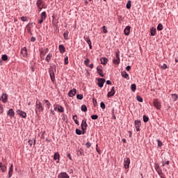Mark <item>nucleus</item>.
<instances>
[{
    "label": "nucleus",
    "mask_w": 178,
    "mask_h": 178,
    "mask_svg": "<svg viewBox=\"0 0 178 178\" xmlns=\"http://www.w3.org/2000/svg\"><path fill=\"white\" fill-rule=\"evenodd\" d=\"M41 112H44V106H42V104L41 102H36L35 104V113H41Z\"/></svg>",
    "instance_id": "1"
},
{
    "label": "nucleus",
    "mask_w": 178,
    "mask_h": 178,
    "mask_svg": "<svg viewBox=\"0 0 178 178\" xmlns=\"http://www.w3.org/2000/svg\"><path fill=\"white\" fill-rule=\"evenodd\" d=\"M88 125L87 124V120H83L81 124V127L82 129V134H86V130H87V127Z\"/></svg>",
    "instance_id": "2"
},
{
    "label": "nucleus",
    "mask_w": 178,
    "mask_h": 178,
    "mask_svg": "<svg viewBox=\"0 0 178 178\" xmlns=\"http://www.w3.org/2000/svg\"><path fill=\"white\" fill-rule=\"evenodd\" d=\"M97 85L99 87H100V88H102L104 87V84L105 83V79H102V78H99L97 79Z\"/></svg>",
    "instance_id": "3"
},
{
    "label": "nucleus",
    "mask_w": 178,
    "mask_h": 178,
    "mask_svg": "<svg viewBox=\"0 0 178 178\" xmlns=\"http://www.w3.org/2000/svg\"><path fill=\"white\" fill-rule=\"evenodd\" d=\"M27 48L26 47H24L22 50H21V58L22 59H24V58H27Z\"/></svg>",
    "instance_id": "4"
},
{
    "label": "nucleus",
    "mask_w": 178,
    "mask_h": 178,
    "mask_svg": "<svg viewBox=\"0 0 178 178\" xmlns=\"http://www.w3.org/2000/svg\"><path fill=\"white\" fill-rule=\"evenodd\" d=\"M0 101H2L3 104H6V102H8V95L6 93H3L0 97Z\"/></svg>",
    "instance_id": "5"
},
{
    "label": "nucleus",
    "mask_w": 178,
    "mask_h": 178,
    "mask_svg": "<svg viewBox=\"0 0 178 178\" xmlns=\"http://www.w3.org/2000/svg\"><path fill=\"white\" fill-rule=\"evenodd\" d=\"M124 166L125 169H129V168H130V159L125 158L124 159Z\"/></svg>",
    "instance_id": "6"
},
{
    "label": "nucleus",
    "mask_w": 178,
    "mask_h": 178,
    "mask_svg": "<svg viewBox=\"0 0 178 178\" xmlns=\"http://www.w3.org/2000/svg\"><path fill=\"white\" fill-rule=\"evenodd\" d=\"M36 5H37L38 9H39V12H41L42 8H44V5L42 4V0H38Z\"/></svg>",
    "instance_id": "7"
},
{
    "label": "nucleus",
    "mask_w": 178,
    "mask_h": 178,
    "mask_svg": "<svg viewBox=\"0 0 178 178\" xmlns=\"http://www.w3.org/2000/svg\"><path fill=\"white\" fill-rule=\"evenodd\" d=\"M17 115H19L21 118H23L24 119H26L27 118V113L26 112L22 111V110H18L17 111Z\"/></svg>",
    "instance_id": "8"
},
{
    "label": "nucleus",
    "mask_w": 178,
    "mask_h": 178,
    "mask_svg": "<svg viewBox=\"0 0 178 178\" xmlns=\"http://www.w3.org/2000/svg\"><path fill=\"white\" fill-rule=\"evenodd\" d=\"M115 94H116V91H115V86H113L111 88V90L108 92L107 97L111 98V97H113V95H115Z\"/></svg>",
    "instance_id": "9"
},
{
    "label": "nucleus",
    "mask_w": 178,
    "mask_h": 178,
    "mask_svg": "<svg viewBox=\"0 0 178 178\" xmlns=\"http://www.w3.org/2000/svg\"><path fill=\"white\" fill-rule=\"evenodd\" d=\"M154 106L156 108V109H161V102L158 101V99H154L153 102Z\"/></svg>",
    "instance_id": "10"
},
{
    "label": "nucleus",
    "mask_w": 178,
    "mask_h": 178,
    "mask_svg": "<svg viewBox=\"0 0 178 178\" xmlns=\"http://www.w3.org/2000/svg\"><path fill=\"white\" fill-rule=\"evenodd\" d=\"M135 127L136 131H140V127L141 126V120H135Z\"/></svg>",
    "instance_id": "11"
},
{
    "label": "nucleus",
    "mask_w": 178,
    "mask_h": 178,
    "mask_svg": "<svg viewBox=\"0 0 178 178\" xmlns=\"http://www.w3.org/2000/svg\"><path fill=\"white\" fill-rule=\"evenodd\" d=\"M58 178H70V177H69V175H67V173L63 172L58 174Z\"/></svg>",
    "instance_id": "12"
},
{
    "label": "nucleus",
    "mask_w": 178,
    "mask_h": 178,
    "mask_svg": "<svg viewBox=\"0 0 178 178\" xmlns=\"http://www.w3.org/2000/svg\"><path fill=\"white\" fill-rule=\"evenodd\" d=\"M77 92V90H76V88H73L72 90H70L68 95L69 97H74V95H76Z\"/></svg>",
    "instance_id": "13"
},
{
    "label": "nucleus",
    "mask_w": 178,
    "mask_h": 178,
    "mask_svg": "<svg viewBox=\"0 0 178 178\" xmlns=\"http://www.w3.org/2000/svg\"><path fill=\"white\" fill-rule=\"evenodd\" d=\"M131 29V27L130 26H126V28L124 30V34L125 35H130V29Z\"/></svg>",
    "instance_id": "14"
},
{
    "label": "nucleus",
    "mask_w": 178,
    "mask_h": 178,
    "mask_svg": "<svg viewBox=\"0 0 178 178\" xmlns=\"http://www.w3.org/2000/svg\"><path fill=\"white\" fill-rule=\"evenodd\" d=\"M7 115H8V116H10L11 118H15V111H13V109L10 108V109L7 112Z\"/></svg>",
    "instance_id": "15"
},
{
    "label": "nucleus",
    "mask_w": 178,
    "mask_h": 178,
    "mask_svg": "<svg viewBox=\"0 0 178 178\" xmlns=\"http://www.w3.org/2000/svg\"><path fill=\"white\" fill-rule=\"evenodd\" d=\"M12 175H13V164L10 165L9 171H8V177L11 178L12 177Z\"/></svg>",
    "instance_id": "16"
},
{
    "label": "nucleus",
    "mask_w": 178,
    "mask_h": 178,
    "mask_svg": "<svg viewBox=\"0 0 178 178\" xmlns=\"http://www.w3.org/2000/svg\"><path fill=\"white\" fill-rule=\"evenodd\" d=\"M0 169L3 173H5V172L7 170L6 166L2 163H0Z\"/></svg>",
    "instance_id": "17"
},
{
    "label": "nucleus",
    "mask_w": 178,
    "mask_h": 178,
    "mask_svg": "<svg viewBox=\"0 0 178 178\" xmlns=\"http://www.w3.org/2000/svg\"><path fill=\"white\" fill-rule=\"evenodd\" d=\"M97 72L98 73V74H99V76H101V77H104V72L101 69V66H99L97 67Z\"/></svg>",
    "instance_id": "18"
},
{
    "label": "nucleus",
    "mask_w": 178,
    "mask_h": 178,
    "mask_svg": "<svg viewBox=\"0 0 178 178\" xmlns=\"http://www.w3.org/2000/svg\"><path fill=\"white\" fill-rule=\"evenodd\" d=\"M85 41L88 44L90 49H92V45L91 44V40L90 38H84Z\"/></svg>",
    "instance_id": "19"
},
{
    "label": "nucleus",
    "mask_w": 178,
    "mask_h": 178,
    "mask_svg": "<svg viewBox=\"0 0 178 178\" xmlns=\"http://www.w3.org/2000/svg\"><path fill=\"white\" fill-rule=\"evenodd\" d=\"M57 111L60 113H63V112H65V108H63L62 106L57 104Z\"/></svg>",
    "instance_id": "20"
},
{
    "label": "nucleus",
    "mask_w": 178,
    "mask_h": 178,
    "mask_svg": "<svg viewBox=\"0 0 178 178\" xmlns=\"http://www.w3.org/2000/svg\"><path fill=\"white\" fill-rule=\"evenodd\" d=\"M121 75L124 77V79H127V80H129L130 79L129 77V74H127L126 71L122 72Z\"/></svg>",
    "instance_id": "21"
},
{
    "label": "nucleus",
    "mask_w": 178,
    "mask_h": 178,
    "mask_svg": "<svg viewBox=\"0 0 178 178\" xmlns=\"http://www.w3.org/2000/svg\"><path fill=\"white\" fill-rule=\"evenodd\" d=\"M49 75H50L51 81L54 82V81L55 80V74L54 73L53 70L49 71Z\"/></svg>",
    "instance_id": "22"
},
{
    "label": "nucleus",
    "mask_w": 178,
    "mask_h": 178,
    "mask_svg": "<svg viewBox=\"0 0 178 178\" xmlns=\"http://www.w3.org/2000/svg\"><path fill=\"white\" fill-rule=\"evenodd\" d=\"M58 49H59L60 54H63L65 52V51H66L65 49V46H63V44L59 45Z\"/></svg>",
    "instance_id": "23"
},
{
    "label": "nucleus",
    "mask_w": 178,
    "mask_h": 178,
    "mask_svg": "<svg viewBox=\"0 0 178 178\" xmlns=\"http://www.w3.org/2000/svg\"><path fill=\"white\" fill-rule=\"evenodd\" d=\"M100 60L102 65H106V63H108V58H102Z\"/></svg>",
    "instance_id": "24"
},
{
    "label": "nucleus",
    "mask_w": 178,
    "mask_h": 178,
    "mask_svg": "<svg viewBox=\"0 0 178 178\" xmlns=\"http://www.w3.org/2000/svg\"><path fill=\"white\" fill-rule=\"evenodd\" d=\"M150 33H151V35L154 37V35H155L156 34V29L152 28L150 29Z\"/></svg>",
    "instance_id": "25"
},
{
    "label": "nucleus",
    "mask_w": 178,
    "mask_h": 178,
    "mask_svg": "<svg viewBox=\"0 0 178 178\" xmlns=\"http://www.w3.org/2000/svg\"><path fill=\"white\" fill-rule=\"evenodd\" d=\"M44 104H46V106L47 108V109H49L51 108V102H49V101L44 99Z\"/></svg>",
    "instance_id": "26"
},
{
    "label": "nucleus",
    "mask_w": 178,
    "mask_h": 178,
    "mask_svg": "<svg viewBox=\"0 0 178 178\" xmlns=\"http://www.w3.org/2000/svg\"><path fill=\"white\" fill-rule=\"evenodd\" d=\"M51 58H52V54H49L47 56L45 60H47V62L48 63H49V62H51Z\"/></svg>",
    "instance_id": "27"
},
{
    "label": "nucleus",
    "mask_w": 178,
    "mask_h": 178,
    "mask_svg": "<svg viewBox=\"0 0 178 178\" xmlns=\"http://www.w3.org/2000/svg\"><path fill=\"white\" fill-rule=\"evenodd\" d=\"M113 63H114V65H119V63H120V58H115L113 60Z\"/></svg>",
    "instance_id": "28"
},
{
    "label": "nucleus",
    "mask_w": 178,
    "mask_h": 178,
    "mask_svg": "<svg viewBox=\"0 0 178 178\" xmlns=\"http://www.w3.org/2000/svg\"><path fill=\"white\" fill-rule=\"evenodd\" d=\"M131 91H133L134 92H136V90H137V86H136V83L131 85Z\"/></svg>",
    "instance_id": "29"
},
{
    "label": "nucleus",
    "mask_w": 178,
    "mask_h": 178,
    "mask_svg": "<svg viewBox=\"0 0 178 178\" xmlns=\"http://www.w3.org/2000/svg\"><path fill=\"white\" fill-rule=\"evenodd\" d=\"M178 96L176 94L172 95V99L174 102H176L177 101Z\"/></svg>",
    "instance_id": "30"
},
{
    "label": "nucleus",
    "mask_w": 178,
    "mask_h": 178,
    "mask_svg": "<svg viewBox=\"0 0 178 178\" xmlns=\"http://www.w3.org/2000/svg\"><path fill=\"white\" fill-rule=\"evenodd\" d=\"M73 120L75 122L76 124L79 126V120H77V115H75L72 117Z\"/></svg>",
    "instance_id": "31"
},
{
    "label": "nucleus",
    "mask_w": 178,
    "mask_h": 178,
    "mask_svg": "<svg viewBox=\"0 0 178 178\" xmlns=\"http://www.w3.org/2000/svg\"><path fill=\"white\" fill-rule=\"evenodd\" d=\"M40 17L41 19H44L45 20V19H47V13L42 12L40 15Z\"/></svg>",
    "instance_id": "32"
},
{
    "label": "nucleus",
    "mask_w": 178,
    "mask_h": 178,
    "mask_svg": "<svg viewBox=\"0 0 178 178\" xmlns=\"http://www.w3.org/2000/svg\"><path fill=\"white\" fill-rule=\"evenodd\" d=\"M59 157H60L59 153L56 152L54 154V161H57V159L59 161Z\"/></svg>",
    "instance_id": "33"
},
{
    "label": "nucleus",
    "mask_w": 178,
    "mask_h": 178,
    "mask_svg": "<svg viewBox=\"0 0 178 178\" xmlns=\"http://www.w3.org/2000/svg\"><path fill=\"white\" fill-rule=\"evenodd\" d=\"M157 30L159 31H162V30H163V25H162V24H159L157 26Z\"/></svg>",
    "instance_id": "34"
},
{
    "label": "nucleus",
    "mask_w": 178,
    "mask_h": 178,
    "mask_svg": "<svg viewBox=\"0 0 178 178\" xmlns=\"http://www.w3.org/2000/svg\"><path fill=\"white\" fill-rule=\"evenodd\" d=\"M81 111L82 112H87V106L86 105H82L81 106Z\"/></svg>",
    "instance_id": "35"
},
{
    "label": "nucleus",
    "mask_w": 178,
    "mask_h": 178,
    "mask_svg": "<svg viewBox=\"0 0 178 178\" xmlns=\"http://www.w3.org/2000/svg\"><path fill=\"white\" fill-rule=\"evenodd\" d=\"M63 37L65 40H67V37H69V32L67 31L63 33Z\"/></svg>",
    "instance_id": "36"
},
{
    "label": "nucleus",
    "mask_w": 178,
    "mask_h": 178,
    "mask_svg": "<svg viewBox=\"0 0 178 178\" xmlns=\"http://www.w3.org/2000/svg\"><path fill=\"white\" fill-rule=\"evenodd\" d=\"M131 8V1H128L127 3V9H130Z\"/></svg>",
    "instance_id": "37"
},
{
    "label": "nucleus",
    "mask_w": 178,
    "mask_h": 178,
    "mask_svg": "<svg viewBox=\"0 0 178 178\" xmlns=\"http://www.w3.org/2000/svg\"><path fill=\"white\" fill-rule=\"evenodd\" d=\"M136 99L137 101H138V102H143V97H141V96H136Z\"/></svg>",
    "instance_id": "38"
},
{
    "label": "nucleus",
    "mask_w": 178,
    "mask_h": 178,
    "mask_svg": "<svg viewBox=\"0 0 178 178\" xmlns=\"http://www.w3.org/2000/svg\"><path fill=\"white\" fill-rule=\"evenodd\" d=\"M148 120H149V118H148L147 117V115H143V122H145V123H147V122H148Z\"/></svg>",
    "instance_id": "39"
},
{
    "label": "nucleus",
    "mask_w": 178,
    "mask_h": 178,
    "mask_svg": "<svg viewBox=\"0 0 178 178\" xmlns=\"http://www.w3.org/2000/svg\"><path fill=\"white\" fill-rule=\"evenodd\" d=\"M65 65H69V57L66 56L64 60Z\"/></svg>",
    "instance_id": "40"
},
{
    "label": "nucleus",
    "mask_w": 178,
    "mask_h": 178,
    "mask_svg": "<svg viewBox=\"0 0 178 178\" xmlns=\"http://www.w3.org/2000/svg\"><path fill=\"white\" fill-rule=\"evenodd\" d=\"M102 29H103V33L104 34H106V33H108V29H106V26H104L103 27H102Z\"/></svg>",
    "instance_id": "41"
},
{
    "label": "nucleus",
    "mask_w": 178,
    "mask_h": 178,
    "mask_svg": "<svg viewBox=\"0 0 178 178\" xmlns=\"http://www.w3.org/2000/svg\"><path fill=\"white\" fill-rule=\"evenodd\" d=\"M91 119H92V120H97V119H98V115H91Z\"/></svg>",
    "instance_id": "42"
},
{
    "label": "nucleus",
    "mask_w": 178,
    "mask_h": 178,
    "mask_svg": "<svg viewBox=\"0 0 178 178\" xmlns=\"http://www.w3.org/2000/svg\"><path fill=\"white\" fill-rule=\"evenodd\" d=\"M0 113H3V106H2V104L0 103Z\"/></svg>",
    "instance_id": "43"
},
{
    "label": "nucleus",
    "mask_w": 178,
    "mask_h": 178,
    "mask_svg": "<svg viewBox=\"0 0 178 178\" xmlns=\"http://www.w3.org/2000/svg\"><path fill=\"white\" fill-rule=\"evenodd\" d=\"M76 134H78V136H81V131L79 129H76Z\"/></svg>",
    "instance_id": "44"
},
{
    "label": "nucleus",
    "mask_w": 178,
    "mask_h": 178,
    "mask_svg": "<svg viewBox=\"0 0 178 178\" xmlns=\"http://www.w3.org/2000/svg\"><path fill=\"white\" fill-rule=\"evenodd\" d=\"M84 63H85L86 66H88V63H90V60L88 58L84 60Z\"/></svg>",
    "instance_id": "45"
},
{
    "label": "nucleus",
    "mask_w": 178,
    "mask_h": 178,
    "mask_svg": "<svg viewBox=\"0 0 178 178\" xmlns=\"http://www.w3.org/2000/svg\"><path fill=\"white\" fill-rule=\"evenodd\" d=\"M1 58L3 60H6L8 59V56L6 54H3Z\"/></svg>",
    "instance_id": "46"
},
{
    "label": "nucleus",
    "mask_w": 178,
    "mask_h": 178,
    "mask_svg": "<svg viewBox=\"0 0 178 178\" xmlns=\"http://www.w3.org/2000/svg\"><path fill=\"white\" fill-rule=\"evenodd\" d=\"M100 106L102 108V109H105V103H104L103 102H102L100 103Z\"/></svg>",
    "instance_id": "47"
},
{
    "label": "nucleus",
    "mask_w": 178,
    "mask_h": 178,
    "mask_svg": "<svg viewBox=\"0 0 178 178\" xmlns=\"http://www.w3.org/2000/svg\"><path fill=\"white\" fill-rule=\"evenodd\" d=\"M83 95H77L76 98L77 99H83Z\"/></svg>",
    "instance_id": "48"
},
{
    "label": "nucleus",
    "mask_w": 178,
    "mask_h": 178,
    "mask_svg": "<svg viewBox=\"0 0 178 178\" xmlns=\"http://www.w3.org/2000/svg\"><path fill=\"white\" fill-rule=\"evenodd\" d=\"M21 20L22 22H27V17H24V16L22 17Z\"/></svg>",
    "instance_id": "49"
},
{
    "label": "nucleus",
    "mask_w": 178,
    "mask_h": 178,
    "mask_svg": "<svg viewBox=\"0 0 178 178\" xmlns=\"http://www.w3.org/2000/svg\"><path fill=\"white\" fill-rule=\"evenodd\" d=\"M158 147H162V142L159 140H157Z\"/></svg>",
    "instance_id": "50"
},
{
    "label": "nucleus",
    "mask_w": 178,
    "mask_h": 178,
    "mask_svg": "<svg viewBox=\"0 0 178 178\" xmlns=\"http://www.w3.org/2000/svg\"><path fill=\"white\" fill-rule=\"evenodd\" d=\"M86 147L87 148H90V147H91L90 143V142H87V143H86Z\"/></svg>",
    "instance_id": "51"
},
{
    "label": "nucleus",
    "mask_w": 178,
    "mask_h": 178,
    "mask_svg": "<svg viewBox=\"0 0 178 178\" xmlns=\"http://www.w3.org/2000/svg\"><path fill=\"white\" fill-rule=\"evenodd\" d=\"M131 70V66L130 65L127 66L126 67L127 72H130Z\"/></svg>",
    "instance_id": "52"
},
{
    "label": "nucleus",
    "mask_w": 178,
    "mask_h": 178,
    "mask_svg": "<svg viewBox=\"0 0 178 178\" xmlns=\"http://www.w3.org/2000/svg\"><path fill=\"white\" fill-rule=\"evenodd\" d=\"M115 55L117 58H120V53L119 51H117L115 53Z\"/></svg>",
    "instance_id": "53"
},
{
    "label": "nucleus",
    "mask_w": 178,
    "mask_h": 178,
    "mask_svg": "<svg viewBox=\"0 0 178 178\" xmlns=\"http://www.w3.org/2000/svg\"><path fill=\"white\" fill-rule=\"evenodd\" d=\"M44 19L41 18L39 21H38V24H42V23L44 22Z\"/></svg>",
    "instance_id": "54"
},
{
    "label": "nucleus",
    "mask_w": 178,
    "mask_h": 178,
    "mask_svg": "<svg viewBox=\"0 0 178 178\" xmlns=\"http://www.w3.org/2000/svg\"><path fill=\"white\" fill-rule=\"evenodd\" d=\"M162 69H168V65L166 64H163L161 67Z\"/></svg>",
    "instance_id": "55"
},
{
    "label": "nucleus",
    "mask_w": 178,
    "mask_h": 178,
    "mask_svg": "<svg viewBox=\"0 0 178 178\" xmlns=\"http://www.w3.org/2000/svg\"><path fill=\"white\" fill-rule=\"evenodd\" d=\"M28 143H29V145H31H31H33V140H29Z\"/></svg>",
    "instance_id": "56"
},
{
    "label": "nucleus",
    "mask_w": 178,
    "mask_h": 178,
    "mask_svg": "<svg viewBox=\"0 0 178 178\" xmlns=\"http://www.w3.org/2000/svg\"><path fill=\"white\" fill-rule=\"evenodd\" d=\"M31 41L32 42H35V38L32 37V38H31Z\"/></svg>",
    "instance_id": "57"
},
{
    "label": "nucleus",
    "mask_w": 178,
    "mask_h": 178,
    "mask_svg": "<svg viewBox=\"0 0 178 178\" xmlns=\"http://www.w3.org/2000/svg\"><path fill=\"white\" fill-rule=\"evenodd\" d=\"M54 111H58V104H54Z\"/></svg>",
    "instance_id": "58"
},
{
    "label": "nucleus",
    "mask_w": 178,
    "mask_h": 178,
    "mask_svg": "<svg viewBox=\"0 0 178 178\" xmlns=\"http://www.w3.org/2000/svg\"><path fill=\"white\" fill-rule=\"evenodd\" d=\"M106 84H108V86H111V84H112V82H111V81L108 80V81H106Z\"/></svg>",
    "instance_id": "59"
},
{
    "label": "nucleus",
    "mask_w": 178,
    "mask_h": 178,
    "mask_svg": "<svg viewBox=\"0 0 178 178\" xmlns=\"http://www.w3.org/2000/svg\"><path fill=\"white\" fill-rule=\"evenodd\" d=\"M67 156L69 158V159H70V161H72V156H70V154H67Z\"/></svg>",
    "instance_id": "60"
},
{
    "label": "nucleus",
    "mask_w": 178,
    "mask_h": 178,
    "mask_svg": "<svg viewBox=\"0 0 178 178\" xmlns=\"http://www.w3.org/2000/svg\"><path fill=\"white\" fill-rule=\"evenodd\" d=\"M51 115H55V111L54 110L50 111Z\"/></svg>",
    "instance_id": "61"
},
{
    "label": "nucleus",
    "mask_w": 178,
    "mask_h": 178,
    "mask_svg": "<svg viewBox=\"0 0 178 178\" xmlns=\"http://www.w3.org/2000/svg\"><path fill=\"white\" fill-rule=\"evenodd\" d=\"M96 149H97L98 154L100 155V154H101V150H100V149H98V148H97Z\"/></svg>",
    "instance_id": "62"
},
{
    "label": "nucleus",
    "mask_w": 178,
    "mask_h": 178,
    "mask_svg": "<svg viewBox=\"0 0 178 178\" xmlns=\"http://www.w3.org/2000/svg\"><path fill=\"white\" fill-rule=\"evenodd\" d=\"M89 67H90V69H92L94 67V64H91Z\"/></svg>",
    "instance_id": "63"
},
{
    "label": "nucleus",
    "mask_w": 178,
    "mask_h": 178,
    "mask_svg": "<svg viewBox=\"0 0 178 178\" xmlns=\"http://www.w3.org/2000/svg\"><path fill=\"white\" fill-rule=\"evenodd\" d=\"M122 142L124 143V144H126V143H127L126 139H122Z\"/></svg>",
    "instance_id": "64"
}]
</instances>
